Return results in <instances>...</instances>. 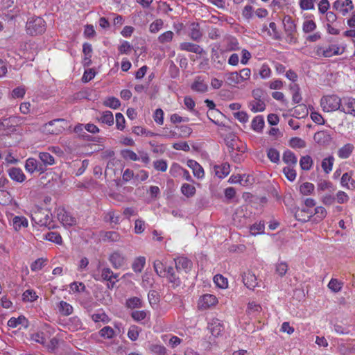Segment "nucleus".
<instances>
[{"instance_id": "28", "label": "nucleus", "mask_w": 355, "mask_h": 355, "mask_svg": "<svg viewBox=\"0 0 355 355\" xmlns=\"http://www.w3.org/2000/svg\"><path fill=\"white\" fill-rule=\"evenodd\" d=\"M146 264V259L144 257H139L135 259L132 268L135 272H141Z\"/></svg>"}, {"instance_id": "1", "label": "nucleus", "mask_w": 355, "mask_h": 355, "mask_svg": "<svg viewBox=\"0 0 355 355\" xmlns=\"http://www.w3.org/2000/svg\"><path fill=\"white\" fill-rule=\"evenodd\" d=\"M26 28L31 35H40L46 30L45 21L40 17H32L27 21Z\"/></svg>"}, {"instance_id": "57", "label": "nucleus", "mask_w": 355, "mask_h": 355, "mask_svg": "<svg viewBox=\"0 0 355 355\" xmlns=\"http://www.w3.org/2000/svg\"><path fill=\"white\" fill-rule=\"evenodd\" d=\"M316 28V24L313 20L305 21L303 24V31L306 33L313 31Z\"/></svg>"}, {"instance_id": "13", "label": "nucleus", "mask_w": 355, "mask_h": 355, "mask_svg": "<svg viewBox=\"0 0 355 355\" xmlns=\"http://www.w3.org/2000/svg\"><path fill=\"white\" fill-rule=\"evenodd\" d=\"M180 49L182 51L195 53L199 55H202L205 53V51L200 46L191 42L181 43L180 44Z\"/></svg>"}, {"instance_id": "45", "label": "nucleus", "mask_w": 355, "mask_h": 355, "mask_svg": "<svg viewBox=\"0 0 355 355\" xmlns=\"http://www.w3.org/2000/svg\"><path fill=\"white\" fill-rule=\"evenodd\" d=\"M99 335L104 338H112L114 336V331L112 327L106 326L99 331Z\"/></svg>"}, {"instance_id": "43", "label": "nucleus", "mask_w": 355, "mask_h": 355, "mask_svg": "<svg viewBox=\"0 0 355 355\" xmlns=\"http://www.w3.org/2000/svg\"><path fill=\"white\" fill-rule=\"evenodd\" d=\"M45 239L49 241L54 242L57 244L62 243V237L58 232H51L45 235Z\"/></svg>"}, {"instance_id": "35", "label": "nucleus", "mask_w": 355, "mask_h": 355, "mask_svg": "<svg viewBox=\"0 0 355 355\" xmlns=\"http://www.w3.org/2000/svg\"><path fill=\"white\" fill-rule=\"evenodd\" d=\"M225 76L226 82L229 85H235L241 83L239 73L236 71L228 73Z\"/></svg>"}, {"instance_id": "7", "label": "nucleus", "mask_w": 355, "mask_h": 355, "mask_svg": "<svg viewBox=\"0 0 355 355\" xmlns=\"http://www.w3.org/2000/svg\"><path fill=\"white\" fill-rule=\"evenodd\" d=\"M242 281L244 285L250 290H254V288L258 285L257 279L255 275L250 270L243 272L242 274Z\"/></svg>"}, {"instance_id": "61", "label": "nucleus", "mask_w": 355, "mask_h": 355, "mask_svg": "<svg viewBox=\"0 0 355 355\" xmlns=\"http://www.w3.org/2000/svg\"><path fill=\"white\" fill-rule=\"evenodd\" d=\"M276 272L281 277L284 276L288 270V265L286 262H280L276 265Z\"/></svg>"}, {"instance_id": "18", "label": "nucleus", "mask_w": 355, "mask_h": 355, "mask_svg": "<svg viewBox=\"0 0 355 355\" xmlns=\"http://www.w3.org/2000/svg\"><path fill=\"white\" fill-rule=\"evenodd\" d=\"M224 141L230 152L234 150L236 143L239 141L237 137L232 132L227 134L224 138Z\"/></svg>"}, {"instance_id": "15", "label": "nucleus", "mask_w": 355, "mask_h": 355, "mask_svg": "<svg viewBox=\"0 0 355 355\" xmlns=\"http://www.w3.org/2000/svg\"><path fill=\"white\" fill-rule=\"evenodd\" d=\"M189 36L191 40L196 42H199L202 37V33L200 30V24L196 22L191 23L189 26Z\"/></svg>"}, {"instance_id": "54", "label": "nucleus", "mask_w": 355, "mask_h": 355, "mask_svg": "<svg viewBox=\"0 0 355 355\" xmlns=\"http://www.w3.org/2000/svg\"><path fill=\"white\" fill-rule=\"evenodd\" d=\"M173 35L174 34L172 31H166L159 36L158 41L161 44L169 42L172 40Z\"/></svg>"}, {"instance_id": "53", "label": "nucleus", "mask_w": 355, "mask_h": 355, "mask_svg": "<svg viewBox=\"0 0 355 355\" xmlns=\"http://www.w3.org/2000/svg\"><path fill=\"white\" fill-rule=\"evenodd\" d=\"M214 281L217 286L221 288H226L227 286V280L221 275H216L214 277Z\"/></svg>"}, {"instance_id": "5", "label": "nucleus", "mask_w": 355, "mask_h": 355, "mask_svg": "<svg viewBox=\"0 0 355 355\" xmlns=\"http://www.w3.org/2000/svg\"><path fill=\"white\" fill-rule=\"evenodd\" d=\"M25 168L28 172L31 173H33L35 171L43 173L46 171V168L44 166V165H41L40 162H39L35 158L32 157L28 158L26 161Z\"/></svg>"}, {"instance_id": "39", "label": "nucleus", "mask_w": 355, "mask_h": 355, "mask_svg": "<svg viewBox=\"0 0 355 355\" xmlns=\"http://www.w3.org/2000/svg\"><path fill=\"white\" fill-rule=\"evenodd\" d=\"M334 158L333 156H329L325 158L322 162V168L326 173H329L332 170Z\"/></svg>"}, {"instance_id": "29", "label": "nucleus", "mask_w": 355, "mask_h": 355, "mask_svg": "<svg viewBox=\"0 0 355 355\" xmlns=\"http://www.w3.org/2000/svg\"><path fill=\"white\" fill-rule=\"evenodd\" d=\"M313 159L309 155L302 156L300 160V165L302 170L309 171L313 165Z\"/></svg>"}, {"instance_id": "3", "label": "nucleus", "mask_w": 355, "mask_h": 355, "mask_svg": "<svg viewBox=\"0 0 355 355\" xmlns=\"http://www.w3.org/2000/svg\"><path fill=\"white\" fill-rule=\"evenodd\" d=\"M58 219L63 224L64 226H73L76 224V219L69 212L67 211L64 208L58 209Z\"/></svg>"}, {"instance_id": "4", "label": "nucleus", "mask_w": 355, "mask_h": 355, "mask_svg": "<svg viewBox=\"0 0 355 355\" xmlns=\"http://www.w3.org/2000/svg\"><path fill=\"white\" fill-rule=\"evenodd\" d=\"M174 261L175 269L178 273H181L182 271L187 273L191 269L192 262L187 257L183 256L178 257L174 259Z\"/></svg>"}, {"instance_id": "21", "label": "nucleus", "mask_w": 355, "mask_h": 355, "mask_svg": "<svg viewBox=\"0 0 355 355\" xmlns=\"http://www.w3.org/2000/svg\"><path fill=\"white\" fill-rule=\"evenodd\" d=\"M13 227L16 231H19L21 227H28V220L24 216H15L12 219Z\"/></svg>"}, {"instance_id": "51", "label": "nucleus", "mask_w": 355, "mask_h": 355, "mask_svg": "<svg viewBox=\"0 0 355 355\" xmlns=\"http://www.w3.org/2000/svg\"><path fill=\"white\" fill-rule=\"evenodd\" d=\"M121 155L124 159L137 161L139 159L138 155L131 150L125 149L121 151Z\"/></svg>"}, {"instance_id": "10", "label": "nucleus", "mask_w": 355, "mask_h": 355, "mask_svg": "<svg viewBox=\"0 0 355 355\" xmlns=\"http://www.w3.org/2000/svg\"><path fill=\"white\" fill-rule=\"evenodd\" d=\"M313 215V212L311 209L302 207L297 208L295 212V218L302 223L307 222L309 220L311 217Z\"/></svg>"}, {"instance_id": "47", "label": "nucleus", "mask_w": 355, "mask_h": 355, "mask_svg": "<svg viewBox=\"0 0 355 355\" xmlns=\"http://www.w3.org/2000/svg\"><path fill=\"white\" fill-rule=\"evenodd\" d=\"M173 171H182V176H183V178L185 180H187V181H192V178H191V176L189 174V172L187 170L184 169L183 168L180 166L178 164H173L172 166V167L171 168V173H172Z\"/></svg>"}, {"instance_id": "27", "label": "nucleus", "mask_w": 355, "mask_h": 355, "mask_svg": "<svg viewBox=\"0 0 355 355\" xmlns=\"http://www.w3.org/2000/svg\"><path fill=\"white\" fill-rule=\"evenodd\" d=\"M153 268L155 272L159 277H165L167 274V268L163 264V263L159 260H155L153 263Z\"/></svg>"}, {"instance_id": "38", "label": "nucleus", "mask_w": 355, "mask_h": 355, "mask_svg": "<svg viewBox=\"0 0 355 355\" xmlns=\"http://www.w3.org/2000/svg\"><path fill=\"white\" fill-rule=\"evenodd\" d=\"M182 193L187 198L193 196L196 193L194 186L189 184H183L181 187Z\"/></svg>"}, {"instance_id": "11", "label": "nucleus", "mask_w": 355, "mask_h": 355, "mask_svg": "<svg viewBox=\"0 0 355 355\" xmlns=\"http://www.w3.org/2000/svg\"><path fill=\"white\" fill-rule=\"evenodd\" d=\"M191 89L198 93H205L208 90V85L202 76H196L191 85Z\"/></svg>"}, {"instance_id": "22", "label": "nucleus", "mask_w": 355, "mask_h": 355, "mask_svg": "<svg viewBox=\"0 0 355 355\" xmlns=\"http://www.w3.org/2000/svg\"><path fill=\"white\" fill-rule=\"evenodd\" d=\"M39 158L41 161V165L46 168L49 165H53L55 163L54 157L49 153L42 152L39 154Z\"/></svg>"}, {"instance_id": "14", "label": "nucleus", "mask_w": 355, "mask_h": 355, "mask_svg": "<svg viewBox=\"0 0 355 355\" xmlns=\"http://www.w3.org/2000/svg\"><path fill=\"white\" fill-rule=\"evenodd\" d=\"M314 141L320 145L329 144L331 141V135L327 131H318L313 136Z\"/></svg>"}, {"instance_id": "41", "label": "nucleus", "mask_w": 355, "mask_h": 355, "mask_svg": "<svg viewBox=\"0 0 355 355\" xmlns=\"http://www.w3.org/2000/svg\"><path fill=\"white\" fill-rule=\"evenodd\" d=\"M251 110L254 112H263L266 108V105L261 99L252 101L250 103Z\"/></svg>"}, {"instance_id": "33", "label": "nucleus", "mask_w": 355, "mask_h": 355, "mask_svg": "<svg viewBox=\"0 0 355 355\" xmlns=\"http://www.w3.org/2000/svg\"><path fill=\"white\" fill-rule=\"evenodd\" d=\"M16 117L10 116L0 120V129H8L15 125Z\"/></svg>"}, {"instance_id": "8", "label": "nucleus", "mask_w": 355, "mask_h": 355, "mask_svg": "<svg viewBox=\"0 0 355 355\" xmlns=\"http://www.w3.org/2000/svg\"><path fill=\"white\" fill-rule=\"evenodd\" d=\"M180 274V273H178L175 268L171 266L167 268V274L165 277L168 279V282L172 284L174 288L180 286L182 283Z\"/></svg>"}, {"instance_id": "50", "label": "nucleus", "mask_w": 355, "mask_h": 355, "mask_svg": "<svg viewBox=\"0 0 355 355\" xmlns=\"http://www.w3.org/2000/svg\"><path fill=\"white\" fill-rule=\"evenodd\" d=\"M104 105L107 107L116 109L121 105V103L118 98L115 97H109L104 101Z\"/></svg>"}, {"instance_id": "6", "label": "nucleus", "mask_w": 355, "mask_h": 355, "mask_svg": "<svg viewBox=\"0 0 355 355\" xmlns=\"http://www.w3.org/2000/svg\"><path fill=\"white\" fill-rule=\"evenodd\" d=\"M94 279L96 280H101L103 279L104 281H107L111 284V287L112 288L114 285L115 284L116 281H114L113 279H116L118 277L117 274H114L110 268H103L101 271V277H98L96 275L94 276Z\"/></svg>"}, {"instance_id": "59", "label": "nucleus", "mask_w": 355, "mask_h": 355, "mask_svg": "<svg viewBox=\"0 0 355 355\" xmlns=\"http://www.w3.org/2000/svg\"><path fill=\"white\" fill-rule=\"evenodd\" d=\"M176 128L180 130L179 137H186L192 132L191 128L187 125L176 126Z\"/></svg>"}, {"instance_id": "34", "label": "nucleus", "mask_w": 355, "mask_h": 355, "mask_svg": "<svg viewBox=\"0 0 355 355\" xmlns=\"http://www.w3.org/2000/svg\"><path fill=\"white\" fill-rule=\"evenodd\" d=\"M125 306L128 309L140 308L142 306V302L137 297H132L126 300Z\"/></svg>"}, {"instance_id": "42", "label": "nucleus", "mask_w": 355, "mask_h": 355, "mask_svg": "<svg viewBox=\"0 0 355 355\" xmlns=\"http://www.w3.org/2000/svg\"><path fill=\"white\" fill-rule=\"evenodd\" d=\"M289 145L292 148H304L306 147V141L299 137H293L290 139Z\"/></svg>"}, {"instance_id": "20", "label": "nucleus", "mask_w": 355, "mask_h": 355, "mask_svg": "<svg viewBox=\"0 0 355 355\" xmlns=\"http://www.w3.org/2000/svg\"><path fill=\"white\" fill-rule=\"evenodd\" d=\"M354 148L352 144H347L338 150V155L341 159H347L351 155Z\"/></svg>"}, {"instance_id": "25", "label": "nucleus", "mask_w": 355, "mask_h": 355, "mask_svg": "<svg viewBox=\"0 0 355 355\" xmlns=\"http://www.w3.org/2000/svg\"><path fill=\"white\" fill-rule=\"evenodd\" d=\"M345 102V106L343 107L342 110L346 114H350L355 116V110L354 109V104L355 103V99L353 98H344Z\"/></svg>"}, {"instance_id": "31", "label": "nucleus", "mask_w": 355, "mask_h": 355, "mask_svg": "<svg viewBox=\"0 0 355 355\" xmlns=\"http://www.w3.org/2000/svg\"><path fill=\"white\" fill-rule=\"evenodd\" d=\"M325 51L326 52L324 53V58H329L333 55H340L343 53V51L340 52L339 46L336 44L329 45L327 49H325Z\"/></svg>"}, {"instance_id": "26", "label": "nucleus", "mask_w": 355, "mask_h": 355, "mask_svg": "<svg viewBox=\"0 0 355 355\" xmlns=\"http://www.w3.org/2000/svg\"><path fill=\"white\" fill-rule=\"evenodd\" d=\"M230 172V166L227 163H225L222 164V166H215V173L216 175L220 178H223L227 175Z\"/></svg>"}, {"instance_id": "30", "label": "nucleus", "mask_w": 355, "mask_h": 355, "mask_svg": "<svg viewBox=\"0 0 355 355\" xmlns=\"http://www.w3.org/2000/svg\"><path fill=\"white\" fill-rule=\"evenodd\" d=\"M341 184L343 187H346L348 189L355 188V181L352 179V176L348 173H345L341 178Z\"/></svg>"}, {"instance_id": "58", "label": "nucleus", "mask_w": 355, "mask_h": 355, "mask_svg": "<svg viewBox=\"0 0 355 355\" xmlns=\"http://www.w3.org/2000/svg\"><path fill=\"white\" fill-rule=\"evenodd\" d=\"M202 301L207 306H210L211 305L215 304L217 302V299L213 295L207 294L203 295Z\"/></svg>"}, {"instance_id": "64", "label": "nucleus", "mask_w": 355, "mask_h": 355, "mask_svg": "<svg viewBox=\"0 0 355 355\" xmlns=\"http://www.w3.org/2000/svg\"><path fill=\"white\" fill-rule=\"evenodd\" d=\"M150 350L157 355H165L166 353L165 347L159 345H151Z\"/></svg>"}, {"instance_id": "23", "label": "nucleus", "mask_w": 355, "mask_h": 355, "mask_svg": "<svg viewBox=\"0 0 355 355\" xmlns=\"http://www.w3.org/2000/svg\"><path fill=\"white\" fill-rule=\"evenodd\" d=\"M209 330L213 336L218 337L224 330V327L218 320H216L211 323Z\"/></svg>"}, {"instance_id": "56", "label": "nucleus", "mask_w": 355, "mask_h": 355, "mask_svg": "<svg viewBox=\"0 0 355 355\" xmlns=\"http://www.w3.org/2000/svg\"><path fill=\"white\" fill-rule=\"evenodd\" d=\"M46 261V260L44 259L43 258L37 259V260L32 263L31 266V270L37 271L41 270L45 265Z\"/></svg>"}, {"instance_id": "9", "label": "nucleus", "mask_w": 355, "mask_h": 355, "mask_svg": "<svg viewBox=\"0 0 355 355\" xmlns=\"http://www.w3.org/2000/svg\"><path fill=\"white\" fill-rule=\"evenodd\" d=\"M125 256L118 251L114 252L110 255L109 261L114 268H121L125 263Z\"/></svg>"}, {"instance_id": "49", "label": "nucleus", "mask_w": 355, "mask_h": 355, "mask_svg": "<svg viewBox=\"0 0 355 355\" xmlns=\"http://www.w3.org/2000/svg\"><path fill=\"white\" fill-rule=\"evenodd\" d=\"M163 25V21L161 19H157L150 24L149 31L152 33H156L162 28Z\"/></svg>"}, {"instance_id": "44", "label": "nucleus", "mask_w": 355, "mask_h": 355, "mask_svg": "<svg viewBox=\"0 0 355 355\" xmlns=\"http://www.w3.org/2000/svg\"><path fill=\"white\" fill-rule=\"evenodd\" d=\"M293 167L294 166H288L283 168V173H284L286 178L290 181L295 180L297 175L296 171Z\"/></svg>"}, {"instance_id": "12", "label": "nucleus", "mask_w": 355, "mask_h": 355, "mask_svg": "<svg viewBox=\"0 0 355 355\" xmlns=\"http://www.w3.org/2000/svg\"><path fill=\"white\" fill-rule=\"evenodd\" d=\"M283 24L287 36L293 38V35L296 31V24L292 17L289 15L285 16L283 19Z\"/></svg>"}, {"instance_id": "40", "label": "nucleus", "mask_w": 355, "mask_h": 355, "mask_svg": "<svg viewBox=\"0 0 355 355\" xmlns=\"http://www.w3.org/2000/svg\"><path fill=\"white\" fill-rule=\"evenodd\" d=\"M68 325L73 330H78L82 328L83 323L78 316H73L69 318Z\"/></svg>"}, {"instance_id": "2", "label": "nucleus", "mask_w": 355, "mask_h": 355, "mask_svg": "<svg viewBox=\"0 0 355 355\" xmlns=\"http://www.w3.org/2000/svg\"><path fill=\"white\" fill-rule=\"evenodd\" d=\"M321 106L325 112H331L340 109L341 99L336 95H329L321 99Z\"/></svg>"}, {"instance_id": "63", "label": "nucleus", "mask_w": 355, "mask_h": 355, "mask_svg": "<svg viewBox=\"0 0 355 355\" xmlns=\"http://www.w3.org/2000/svg\"><path fill=\"white\" fill-rule=\"evenodd\" d=\"M153 166L156 170L160 171L162 172L166 171L167 169V166H168L166 162L164 159H159V160H157V161L154 162Z\"/></svg>"}, {"instance_id": "17", "label": "nucleus", "mask_w": 355, "mask_h": 355, "mask_svg": "<svg viewBox=\"0 0 355 355\" xmlns=\"http://www.w3.org/2000/svg\"><path fill=\"white\" fill-rule=\"evenodd\" d=\"M187 165L193 170V175L198 178H202L204 176V170L202 167L195 160L189 159Z\"/></svg>"}, {"instance_id": "16", "label": "nucleus", "mask_w": 355, "mask_h": 355, "mask_svg": "<svg viewBox=\"0 0 355 355\" xmlns=\"http://www.w3.org/2000/svg\"><path fill=\"white\" fill-rule=\"evenodd\" d=\"M282 160L290 166H295L297 163V156L289 150L284 151L282 156Z\"/></svg>"}, {"instance_id": "62", "label": "nucleus", "mask_w": 355, "mask_h": 355, "mask_svg": "<svg viewBox=\"0 0 355 355\" xmlns=\"http://www.w3.org/2000/svg\"><path fill=\"white\" fill-rule=\"evenodd\" d=\"M333 8L339 10L343 15H346L349 11V9L347 8H345L343 6V3H342L341 1L339 0L336 1L333 4Z\"/></svg>"}, {"instance_id": "55", "label": "nucleus", "mask_w": 355, "mask_h": 355, "mask_svg": "<svg viewBox=\"0 0 355 355\" xmlns=\"http://www.w3.org/2000/svg\"><path fill=\"white\" fill-rule=\"evenodd\" d=\"M328 287L334 293H337L341 290L342 283L336 279H331L329 282Z\"/></svg>"}, {"instance_id": "46", "label": "nucleus", "mask_w": 355, "mask_h": 355, "mask_svg": "<svg viewBox=\"0 0 355 355\" xmlns=\"http://www.w3.org/2000/svg\"><path fill=\"white\" fill-rule=\"evenodd\" d=\"M267 156L274 163H277L279 161V153L275 148H269L267 152Z\"/></svg>"}, {"instance_id": "36", "label": "nucleus", "mask_w": 355, "mask_h": 355, "mask_svg": "<svg viewBox=\"0 0 355 355\" xmlns=\"http://www.w3.org/2000/svg\"><path fill=\"white\" fill-rule=\"evenodd\" d=\"M98 121L110 126L114 123L113 114L110 111H105L98 119Z\"/></svg>"}, {"instance_id": "24", "label": "nucleus", "mask_w": 355, "mask_h": 355, "mask_svg": "<svg viewBox=\"0 0 355 355\" xmlns=\"http://www.w3.org/2000/svg\"><path fill=\"white\" fill-rule=\"evenodd\" d=\"M60 313L65 316L69 315L73 313V306L64 301H60L58 305Z\"/></svg>"}, {"instance_id": "19", "label": "nucleus", "mask_w": 355, "mask_h": 355, "mask_svg": "<svg viewBox=\"0 0 355 355\" xmlns=\"http://www.w3.org/2000/svg\"><path fill=\"white\" fill-rule=\"evenodd\" d=\"M8 173L11 179L19 182H22L26 178L23 171L19 168L13 167L10 168Z\"/></svg>"}, {"instance_id": "60", "label": "nucleus", "mask_w": 355, "mask_h": 355, "mask_svg": "<svg viewBox=\"0 0 355 355\" xmlns=\"http://www.w3.org/2000/svg\"><path fill=\"white\" fill-rule=\"evenodd\" d=\"M37 296L36 293L33 290H26L23 293V300L27 302H33L37 299Z\"/></svg>"}, {"instance_id": "52", "label": "nucleus", "mask_w": 355, "mask_h": 355, "mask_svg": "<svg viewBox=\"0 0 355 355\" xmlns=\"http://www.w3.org/2000/svg\"><path fill=\"white\" fill-rule=\"evenodd\" d=\"M314 190V185L310 182H304L300 187V191L303 195H309Z\"/></svg>"}, {"instance_id": "32", "label": "nucleus", "mask_w": 355, "mask_h": 355, "mask_svg": "<svg viewBox=\"0 0 355 355\" xmlns=\"http://www.w3.org/2000/svg\"><path fill=\"white\" fill-rule=\"evenodd\" d=\"M264 125V120L262 116H255L252 121V128L257 132H260Z\"/></svg>"}, {"instance_id": "37", "label": "nucleus", "mask_w": 355, "mask_h": 355, "mask_svg": "<svg viewBox=\"0 0 355 355\" xmlns=\"http://www.w3.org/2000/svg\"><path fill=\"white\" fill-rule=\"evenodd\" d=\"M120 239V234L118 232L114 231L106 232L103 237V240L107 242H117Z\"/></svg>"}, {"instance_id": "48", "label": "nucleus", "mask_w": 355, "mask_h": 355, "mask_svg": "<svg viewBox=\"0 0 355 355\" xmlns=\"http://www.w3.org/2000/svg\"><path fill=\"white\" fill-rule=\"evenodd\" d=\"M59 121H64V119H54V120L49 121V123H46V125H45L46 130L50 134H53V135L58 134L61 131V130L60 129L54 130V129H53L52 126L54 125L55 123L59 122Z\"/></svg>"}]
</instances>
